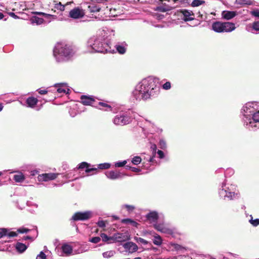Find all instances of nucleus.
I'll use <instances>...</instances> for the list:
<instances>
[{
  "label": "nucleus",
  "instance_id": "45",
  "mask_svg": "<svg viewBox=\"0 0 259 259\" xmlns=\"http://www.w3.org/2000/svg\"><path fill=\"white\" fill-rule=\"evenodd\" d=\"M251 16L259 18V9H254L250 12Z\"/></svg>",
  "mask_w": 259,
  "mask_h": 259
},
{
  "label": "nucleus",
  "instance_id": "42",
  "mask_svg": "<svg viewBox=\"0 0 259 259\" xmlns=\"http://www.w3.org/2000/svg\"><path fill=\"white\" fill-rule=\"evenodd\" d=\"M141 160H142V159H141V157L136 156H134L133 158V159L132 160V162L135 165H138L141 163Z\"/></svg>",
  "mask_w": 259,
  "mask_h": 259
},
{
  "label": "nucleus",
  "instance_id": "8",
  "mask_svg": "<svg viewBox=\"0 0 259 259\" xmlns=\"http://www.w3.org/2000/svg\"><path fill=\"white\" fill-rule=\"evenodd\" d=\"M92 215L93 212L90 210L84 212H77L72 215L71 220L74 221H86L90 219Z\"/></svg>",
  "mask_w": 259,
  "mask_h": 259
},
{
  "label": "nucleus",
  "instance_id": "22",
  "mask_svg": "<svg viewBox=\"0 0 259 259\" xmlns=\"http://www.w3.org/2000/svg\"><path fill=\"white\" fill-rule=\"evenodd\" d=\"M61 249L63 252L66 255H70L72 253V247L68 244H63Z\"/></svg>",
  "mask_w": 259,
  "mask_h": 259
},
{
  "label": "nucleus",
  "instance_id": "35",
  "mask_svg": "<svg viewBox=\"0 0 259 259\" xmlns=\"http://www.w3.org/2000/svg\"><path fill=\"white\" fill-rule=\"evenodd\" d=\"M171 246L173 247V248L177 251H184L186 250V248L185 247L177 243H172L171 244Z\"/></svg>",
  "mask_w": 259,
  "mask_h": 259
},
{
  "label": "nucleus",
  "instance_id": "48",
  "mask_svg": "<svg viewBox=\"0 0 259 259\" xmlns=\"http://www.w3.org/2000/svg\"><path fill=\"white\" fill-rule=\"evenodd\" d=\"M135 240L137 241L138 243H141L142 244H143L144 245H146L148 243V242L145 240L144 239L140 237H136L135 238Z\"/></svg>",
  "mask_w": 259,
  "mask_h": 259
},
{
  "label": "nucleus",
  "instance_id": "18",
  "mask_svg": "<svg viewBox=\"0 0 259 259\" xmlns=\"http://www.w3.org/2000/svg\"><path fill=\"white\" fill-rule=\"evenodd\" d=\"M126 239V236L124 234L117 233L112 236V240L116 242H122L125 241Z\"/></svg>",
  "mask_w": 259,
  "mask_h": 259
},
{
  "label": "nucleus",
  "instance_id": "20",
  "mask_svg": "<svg viewBox=\"0 0 259 259\" xmlns=\"http://www.w3.org/2000/svg\"><path fill=\"white\" fill-rule=\"evenodd\" d=\"M236 15V13L234 11H224L222 13L223 18L227 20L233 18Z\"/></svg>",
  "mask_w": 259,
  "mask_h": 259
},
{
  "label": "nucleus",
  "instance_id": "59",
  "mask_svg": "<svg viewBox=\"0 0 259 259\" xmlns=\"http://www.w3.org/2000/svg\"><path fill=\"white\" fill-rule=\"evenodd\" d=\"M129 169H130L132 171H134V172H139L140 171V169L138 168H136L135 167H132V166H130L129 167Z\"/></svg>",
  "mask_w": 259,
  "mask_h": 259
},
{
  "label": "nucleus",
  "instance_id": "30",
  "mask_svg": "<svg viewBox=\"0 0 259 259\" xmlns=\"http://www.w3.org/2000/svg\"><path fill=\"white\" fill-rule=\"evenodd\" d=\"M88 10L90 13H96L99 12L101 8L96 5L92 4L88 6Z\"/></svg>",
  "mask_w": 259,
  "mask_h": 259
},
{
  "label": "nucleus",
  "instance_id": "14",
  "mask_svg": "<svg viewBox=\"0 0 259 259\" xmlns=\"http://www.w3.org/2000/svg\"><path fill=\"white\" fill-rule=\"evenodd\" d=\"M55 87L57 88V92L59 94H69V89H68L66 83H59L55 84Z\"/></svg>",
  "mask_w": 259,
  "mask_h": 259
},
{
  "label": "nucleus",
  "instance_id": "1",
  "mask_svg": "<svg viewBox=\"0 0 259 259\" xmlns=\"http://www.w3.org/2000/svg\"><path fill=\"white\" fill-rule=\"evenodd\" d=\"M159 88L157 80L151 76L142 79L132 92L133 97L137 101L147 100L158 95Z\"/></svg>",
  "mask_w": 259,
  "mask_h": 259
},
{
  "label": "nucleus",
  "instance_id": "23",
  "mask_svg": "<svg viewBox=\"0 0 259 259\" xmlns=\"http://www.w3.org/2000/svg\"><path fill=\"white\" fill-rule=\"evenodd\" d=\"M27 106L30 108H33L38 102V100L34 97H29L26 100Z\"/></svg>",
  "mask_w": 259,
  "mask_h": 259
},
{
  "label": "nucleus",
  "instance_id": "47",
  "mask_svg": "<svg viewBox=\"0 0 259 259\" xmlns=\"http://www.w3.org/2000/svg\"><path fill=\"white\" fill-rule=\"evenodd\" d=\"M26 204L29 207H33L35 208H37V207H38V205L36 203H35L31 200L27 201Z\"/></svg>",
  "mask_w": 259,
  "mask_h": 259
},
{
  "label": "nucleus",
  "instance_id": "58",
  "mask_svg": "<svg viewBox=\"0 0 259 259\" xmlns=\"http://www.w3.org/2000/svg\"><path fill=\"white\" fill-rule=\"evenodd\" d=\"M37 91L39 93V94L41 95H45L48 93V91L46 90H41L40 89H38Z\"/></svg>",
  "mask_w": 259,
  "mask_h": 259
},
{
  "label": "nucleus",
  "instance_id": "52",
  "mask_svg": "<svg viewBox=\"0 0 259 259\" xmlns=\"http://www.w3.org/2000/svg\"><path fill=\"white\" fill-rule=\"evenodd\" d=\"M36 259H46V255L43 251H41L37 255Z\"/></svg>",
  "mask_w": 259,
  "mask_h": 259
},
{
  "label": "nucleus",
  "instance_id": "13",
  "mask_svg": "<svg viewBox=\"0 0 259 259\" xmlns=\"http://www.w3.org/2000/svg\"><path fill=\"white\" fill-rule=\"evenodd\" d=\"M123 246L125 251L130 253L137 251L138 249L136 244L132 242H126L123 244Z\"/></svg>",
  "mask_w": 259,
  "mask_h": 259
},
{
  "label": "nucleus",
  "instance_id": "63",
  "mask_svg": "<svg viewBox=\"0 0 259 259\" xmlns=\"http://www.w3.org/2000/svg\"><path fill=\"white\" fill-rule=\"evenodd\" d=\"M63 178H64V179H68L69 178V175L68 174H66V175H64L63 176Z\"/></svg>",
  "mask_w": 259,
  "mask_h": 259
},
{
  "label": "nucleus",
  "instance_id": "12",
  "mask_svg": "<svg viewBox=\"0 0 259 259\" xmlns=\"http://www.w3.org/2000/svg\"><path fill=\"white\" fill-rule=\"evenodd\" d=\"M59 174L55 173H45L41 175H39L38 176V180L39 182H46L50 180H55L57 178Z\"/></svg>",
  "mask_w": 259,
  "mask_h": 259
},
{
  "label": "nucleus",
  "instance_id": "3",
  "mask_svg": "<svg viewBox=\"0 0 259 259\" xmlns=\"http://www.w3.org/2000/svg\"><path fill=\"white\" fill-rule=\"evenodd\" d=\"M85 53H112L114 50L110 46L109 39L103 36H94L90 37L85 45Z\"/></svg>",
  "mask_w": 259,
  "mask_h": 259
},
{
  "label": "nucleus",
  "instance_id": "36",
  "mask_svg": "<svg viewBox=\"0 0 259 259\" xmlns=\"http://www.w3.org/2000/svg\"><path fill=\"white\" fill-rule=\"evenodd\" d=\"M204 3L205 2L203 0H193L191 6L193 7H196L203 5Z\"/></svg>",
  "mask_w": 259,
  "mask_h": 259
},
{
  "label": "nucleus",
  "instance_id": "16",
  "mask_svg": "<svg viewBox=\"0 0 259 259\" xmlns=\"http://www.w3.org/2000/svg\"><path fill=\"white\" fill-rule=\"evenodd\" d=\"M146 218L151 223H155L158 219V214L155 211H150L146 215Z\"/></svg>",
  "mask_w": 259,
  "mask_h": 259
},
{
  "label": "nucleus",
  "instance_id": "15",
  "mask_svg": "<svg viewBox=\"0 0 259 259\" xmlns=\"http://www.w3.org/2000/svg\"><path fill=\"white\" fill-rule=\"evenodd\" d=\"M80 100L81 103L84 105H91L94 106L95 102L94 99L91 96H87L85 95H82L80 97Z\"/></svg>",
  "mask_w": 259,
  "mask_h": 259
},
{
  "label": "nucleus",
  "instance_id": "50",
  "mask_svg": "<svg viewBox=\"0 0 259 259\" xmlns=\"http://www.w3.org/2000/svg\"><path fill=\"white\" fill-rule=\"evenodd\" d=\"M123 207H124L128 212L133 211L135 208V207L134 205L128 204L123 205Z\"/></svg>",
  "mask_w": 259,
  "mask_h": 259
},
{
  "label": "nucleus",
  "instance_id": "10",
  "mask_svg": "<svg viewBox=\"0 0 259 259\" xmlns=\"http://www.w3.org/2000/svg\"><path fill=\"white\" fill-rule=\"evenodd\" d=\"M179 13L183 16L182 19L185 21H190L194 19V14L192 11L181 9L179 11Z\"/></svg>",
  "mask_w": 259,
  "mask_h": 259
},
{
  "label": "nucleus",
  "instance_id": "11",
  "mask_svg": "<svg viewBox=\"0 0 259 259\" xmlns=\"http://www.w3.org/2000/svg\"><path fill=\"white\" fill-rule=\"evenodd\" d=\"M105 175L107 178L112 180L121 179L123 178V176H126L125 174L115 170L107 171L105 172Z\"/></svg>",
  "mask_w": 259,
  "mask_h": 259
},
{
  "label": "nucleus",
  "instance_id": "31",
  "mask_svg": "<svg viewBox=\"0 0 259 259\" xmlns=\"http://www.w3.org/2000/svg\"><path fill=\"white\" fill-rule=\"evenodd\" d=\"M151 148L153 150V153L154 154V155L149 158L148 161L152 163H154L155 162V155L156 154V149H157L156 145L155 144L152 145Z\"/></svg>",
  "mask_w": 259,
  "mask_h": 259
},
{
  "label": "nucleus",
  "instance_id": "43",
  "mask_svg": "<svg viewBox=\"0 0 259 259\" xmlns=\"http://www.w3.org/2000/svg\"><path fill=\"white\" fill-rule=\"evenodd\" d=\"M101 238H102V239L103 241L104 242H108L110 240H112V237H109L105 233H101Z\"/></svg>",
  "mask_w": 259,
  "mask_h": 259
},
{
  "label": "nucleus",
  "instance_id": "56",
  "mask_svg": "<svg viewBox=\"0 0 259 259\" xmlns=\"http://www.w3.org/2000/svg\"><path fill=\"white\" fill-rule=\"evenodd\" d=\"M240 3L241 4H245L250 5L252 4V2L250 0H240Z\"/></svg>",
  "mask_w": 259,
  "mask_h": 259
},
{
  "label": "nucleus",
  "instance_id": "17",
  "mask_svg": "<svg viewBox=\"0 0 259 259\" xmlns=\"http://www.w3.org/2000/svg\"><path fill=\"white\" fill-rule=\"evenodd\" d=\"M89 166H90L89 163H88L86 162H82L78 165V166L77 168L78 169H83L85 167L86 168L85 172L87 173H90L92 171L97 170V167L89 168Z\"/></svg>",
  "mask_w": 259,
  "mask_h": 259
},
{
  "label": "nucleus",
  "instance_id": "37",
  "mask_svg": "<svg viewBox=\"0 0 259 259\" xmlns=\"http://www.w3.org/2000/svg\"><path fill=\"white\" fill-rule=\"evenodd\" d=\"M115 254V251L113 250H110L104 252L102 253L103 256L104 258H110L113 256Z\"/></svg>",
  "mask_w": 259,
  "mask_h": 259
},
{
  "label": "nucleus",
  "instance_id": "39",
  "mask_svg": "<svg viewBox=\"0 0 259 259\" xmlns=\"http://www.w3.org/2000/svg\"><path fill=\"white\" fill-rule=\"evenodd\" d=\"M107 223V221H104L101 218H99L98 221L97 222V225L101 228H104L106 226Z\"/></svg>",
  "mask_w": 259,
  "mask_h": 259
},
{
  "label": "nucleus",
  "instance_id": "5",
  "mask_svg": "<svg viewBox=\"0 0 259 259\" xmlns=\"http://www.w3.org/2000/svg\"><path fill=\"white\" fill-rule=\"evenodd\" d=\"M219 194L222 198L229 200L238 198L240 196L237 186L227 184L225 181L222 183L221 188L219 189Z\"/></svg>",
  "mask_w": 259,
  "mask_h": 259
},
{
  "label": "nucleus",
  "instance_id": "60",
  "mask_svg": "<svg viewBox=\"0 0 259 259\" xmlns=\"http://www.w3.org/2000/svg\"><path fill=\"white\" fill-rule=\"evenodd\" d=\"M9 15L14 19H18L19 17L16 15L14 13L11 12L9 14Z\"/></svg>",
  "mask_w": 259,
  "mask_h": 259
},
{
  "label": "nucleus",
  "instance_id": "28",
  "mask_svg": "<svg viewBox=\"0 0 259 259\" xmlns=\"http://www.w3.org/2000/svg\"><path fill=\"white\" fill-rule=\"evenodd\" d=\"M16 248L18 252L22 253L27 249V246L23 243L18 242L16 244Z\"/></svg>",
  "mask_w": 259,
  "mask_h": 259
},
{
  "label": "nucleus",
  "instance_id": "54",
  "mask_svg": "<svg viewBox=\"0 0 259 259\" xmlns=\"http://www.w3.org/2000/svg\"><path fill=\"white\" fill-rule=\"evenodd\" d=\"M6 236H7L9 238H11L17 236V233L15 232H11L9 233L7 232V235Z\"/></svg>",
  "mask_w": 259,
  "mask_h": 259
},
{
  "label": "nucleus",
  "instance_id": "24",
  "mask_svg": "<svg viewBox=\"0 0 259 259\" xmlns=\"http://www.w3.org/2000/svg\"><path fill=\"white\" fill-rule=\"evenodd\" d=\"M37 14L39 15H42L45 19V20L47 21V22L48 23L50 22L51 20L56 19L57 18V16L56 15L46 14L42 12H38Z\"/></svg>",
  "mask_w": 259,
  "mask_h": 259
},
{
  "label": "nucleus",
  "instance_id": "2",
  "mask_svg": "<svg viewBox=\"0 0 259 259\" xmlns=\"http://www.w3.org/2000/svg\"><path fill=\"white\" fill-rule=\"evenodd\" d=\"M242 122L244 126L250 131L259 128V102L251 101L242 107Z\"/></svg>",
  "mask_w": 259,
  "mask_h": 259
},
{
  "label": "nucleus",
  "instance_id": "34",
  "mask_svg": "<svg viewBox=\"0 0 259 259\" xmlns=\"http://www.w3.org/2000/svg\"><path fill=\"white\" fill-rule=\"evenodd\" d=\"M98 104L99 105L103 107V108H100L101 109H104L105 111H112V108L110 105L101 102H99Z\"/></svg>",
  "mask_w": 259,
  "mask_h": 259
},
{
  "label": "nucleus",
  "instance_id": "57",
  "mask_svg": "<svg viewBox=\"0 0 259 259\" xmlns=\"http://www.w3.org/2000/svg\"><path fill=\"white\" fill-rule=\"evenodd\" d=\"M29 231V230L26 228H20L18 230V232L20 233H26Z\"/></svg>",
  "mask_w": 259,
  "mask_h": 259
},
{
  "label": "nucleus",
  "instance_id": "21",
  "mask_svg": "<svg viewBox=\"0 0 259 259\" xmlns=\"http://www.w3.org/2000/svg\"><path fill=\"white\" fill-rule=\"evenodd\" d=\"M154 227L156 230L162 233H167L168 230L163 223H157L156 222L154 224Z\"/></svg>",
  "mask_w": 259,
  "mask_h": 259
},
{
  "label": "nucleus",
  "instance_id": "51",
  "mask_svg": "<svg viewBox=\"0 0 259 259\" xmlns=\"http://www.w3.org/2000/svg\"><path fill=\"white\" fill-rule=\"evenodd\" d=\"M171 88V83L169 81H167L162 85V88L165 90H168Z\"/></svg>",
  "mask_w": 259,
  "mask_h": 259
},
{
  "label": "nucleus",
  "instance_id": "33",
  "mask_svg": "<svg viewBox=\"0 0 259 259\" xmlns=\"http://www.w3.org/2000/svg\"><path fill=\"white\" fill-rule=\"evenodd\" d=\"M68 5V3H67L65 5H62L61 2H59L55 4L54 8L60 11H64L65 10V7Z\"/></svg>",
  "mask_w": 259,
  "mask_h": 259
},
{
  "label": "nucleus",
  "instance_id": "44",
  "mask_svg": "<svg viewBox=\"0 0 259 259\" xmlns=\"http://www.w3.org/2000/svg\"><path fill=\"white\" fill-rule=\"evenodd\" d=\"M127 163L126 160H123L122 161H118L115 163L114 165L116 167H121L124 166Z\"/></svg>",
  "mask_w": 259,
  "mask_h": 259
},
{
  "label": "nucleus",
  "instance_id": "62",
  "mask_svg": "<svg viewBox=\"0 0 259 259\" xmlns=\"http://www.w3.org/2000/svg\"><path fill=\"white\" fill-rule=\"evenodd\" d=\"M229 255L232 256L233 257H237L238 256L237 254H235V253H231V252H229Z\"/></svg>",
  "mask_w": 259,
  "mask_h": 259
},
{
  "label": "nucleus",
  "instance_id": "55",
  "mask_svg": "<svg viewBox=\"0 0 259 259\" xmlns=\"http://www.w3.org/2000/svg\"><path fill=\"white\" fill-rule=\"evenodd\" d=\"M156 153H157L158 155V157L160 158V159H162L164 158V154L163 153V152L161 150H158Z\"/></svg>",
  "mask_w": 259,
  "mask_h": 259
},
{
  "label": "nucleus",
  "instance_id": "7",
  "mask_svg": "<svg viewBox=\"0 0 259 259\" xmlns=\"http://www.w3.org/2000/svg\"><path fill=\"white\" fill-rule=\"evenodd\" d=\"M212 30L217 33L230 32L236 28L235 24L231 22L215 21L212 24Z\"/></svg>",
  "mask_w": 259,
  "mask_h": 259
},
{
  "label": "nucleus",
  "instance_id": "38",
  "mask_svg": "<svg viewBox=\"0 0 259 259\" xmlns=\"http://www.w3.org/2000/svg\"><path fill=\"white\" fill-rule=\"evenodd\" d=\"M111 164L109 163H101L98 165L97 169H106L110 167Z\"/></svg>",
  "mask_w": 259,
  "mask_h": 259
},
{
  "label": "nucleus",
  "instance_id": "26",
  "mask_svg": "<svg viewBox=\"0 0 259 259\" xmlns=\"http://www.w3.org/2000/svg\"><path fill=\"white\" fill-rule=\"evenodd\" d=\"M31 23L32 24H36L37 25H40L45 22L43 18H39L36 16L33 17L31 19Z\"/></svg>",
  "mask_w": 259,
  "mask_h": 259
},
{
  "label": "nucleus",
  "instance_id": "29",
  "mask_svg": "<svg viewBox=\"0 0 259 259\" xmlns=\"http://www.w3.org/2000/svg\"><path fill=\"white\" fill-rule=\"evenodd\" d=\"M13 179L16 182L21 183L25 180V177L22 173L19 172L18 175H15Z\"/></svg>",
  "mask_w": 259,
  "mask_h": 259
},
{
  "label": "nucleus",
  "instance_id": "25",
  "mask_svg": "<svg viewBox=\"0 0 259 259\" xmlns=\"http://www.w3.org/2000/svg\"><path fill=\"white\" fill-rule=\"evenodd\" d=\"M121 223L126 224H131L132 226L138 228L139 224L131 219H124L122 220Z\"/></svg>",
  "mask_w": 259,
  "mask_h": 259
},
{
  "label": "nucleus",
  "instance_id": "27",
  "mask_svg": "<svg viewBox=\"0 0 259 259\" xmlns=\"http://www.w3.org/2000/svg\"><path fill=\"white\" fill-rule=\"evenodd\" d=\"M171 9V7L169 5H162L157 7L156 10L161 12H166L170 11Z\"/></svg>",
  "mask_w": 259,
  "mask_h": 259
},
{
  "label": "nucleus",
  "instance_id": "19",
  "mask_svg": "<svg viewBox=\"0 0 259 259\" xmlns=\"http://www.w3.org/2000/svg\"><path fill=\"white\" fill-rule=\"evenodd\" d=\"M126 46L127 45L125 42L118 43L116 44L115 46L117 51L120 54H124L125 53L126 51Z\"/></svg>",
  "mask_w": 259,
  "mask_h": 259
},
{
  "label": "nucleus",
  "instance_id": "40",
  "mask_svg": "<svg viewBox=\"0 0 259 259\" xmlns=\"http://www.w3.org/2000/svg\"><path fill=\"white\" fill-rule=\"evenodd\" d=\"M158 146L160 149H165L167 147L166 141L163 139H160L158 142Z\"/></svg>",
  "mask_w": 259,
  "mask_h": 259
},
{
  "label": "nucleus",
  "instance_id": "6",
  "mask_svg": "<svg viewBox=\"0 0 259 259\" xmlns=\"http://www.w3.org/2000/svg\"><path fill=\"white\" fill-rule=\"evenodd\" d=\"M133 114V111L130 110L120 112L115 116L113 122L115 124L119 125H124L128 124L132 121Z\"/></svg>",
  "mask_w": 259,
  "mask_h": 259
},
{
  "label": "nucleus",
  "instance_id": "41",
  "mask_svg": "<svg viewBox=\"0 0 259 259\" xmlns=\"http://www.w3.org/2000/svg\"><path fill=\"white\" fill-rule=\"evenodd\" d=\"M250 219L249 220V223L254 227H256L259 225V219H253L252 216L250 215Z\"/></svg>",
  "mask_w": 259,
  "mask_h": 259
},
{
  "label": "nucleus",
  "instance_id": "61",
  "mask_svg": "<svg viewBox=\"0 0 259 259\" xmlns=\"http://www.w3.org/2000/svg\"><path fill=\"white\" fill-rule=\"evenodd\" d=\"M38 171L36 170H33L31 171V176H35L37 174Z\"/></svg>",
  "mask_w": 259,
  "mask_h": 259
},
{
  "label": "nucleus",
  "instance_id": "32",
  "mask_svg": "<svg viewBox=\"0 0 259 259\" xmlns=\"http://www.w3.org/2000/svg\"><path fill=\"white\" fill-rule=\"evenodd\" d=\"M153 243L157 246H160L162 243V239L159 235H156L154 236Z\"/></svg>",
  "mask_w": 259,
  "mask_h": 259
},
{
  "label": "nucleus",
  "instance_id": "53",
  "mask_svg": "<svg viewBox=\"0 0 259 259\" xmlns=\"http://www.w3.org/2000/svg\"><path fill=\"white\" fill-rule=\"evenodd\" d=\"M7 235V229H0V238L6 236Z\"/></svg>",
  "mask_w": 259,
  "mask_h": 259
},
{
  "label": "nucleus",
  "instance_id": "46",
  "mask_svg": "<svg viewBox=\"0 0 259 259\" xmlns=\"http://www.w3.org/2000/svg\"><path fill=\"white\" fill-rule=\"evenodd\" d=\"M253 30L259 32V21L254 22L252 24Z\"/></svg>",
  "mask_w": 259,
  "mask_h": 259
},
{
  "label": "nucleus",
  "instance_id": "49",
  "mask_svg": "<svg viewBox=\"0 0 259 259\" xmlns=\"http://www.w3.org/2000/svg\"><path fill=\"white\" fill-rule=\"evenodd\" d=\"M101 240V237H94L90 239L89 241L94 243H97L99 242Z\"/></svg>",
  "mask_w": 259,
  "mask_h": 259
},
{
  "label": "nucleus",
  "instance_id": "4",
  "mask_svg": "<svg viewBox=\"0 0 259 259\" xmlns=\"http://www.w3.org/2000/svg\"><path fill=\"white\" fill-rule=\"evenodd\" d=\"M76 52L74 46L66 43H57L54 48L53 56L58 62L70 60Z\"/></svg>",
  "mask_w": 259,
  "mask_h": 259
},
{
  "label": "nucleus",
  "instance_id": "9",
  "mask_svg": "<svg viewBox=\"0 0 259 259\" xmlns=\"http://www.w3.org/2000/svg\"><path fill=\"white\" fill-rule=\"evenodd\" d=\"M84 15V10L82 8L77 7L70 11L68 17L73 19H78L83 18Z\"/></svg>",
  "mask_w": 259,
  "mask_h": 259
},
{
  "label": "nucleus",
  "instance_id": "64",
  "mask_svg": "<svg viewBox=\"0 0 259 259\" xmlns=\"http://www.w3.org/2000/svg\"><path fill=\"white\" fill-rule=\"evenodd\" d=\"M30 239H32V237L30 236H26L24 237L25 240Z\"/></svg>",
  "mask_w": 259,
  "mask_h": 259
}]
</instances>
